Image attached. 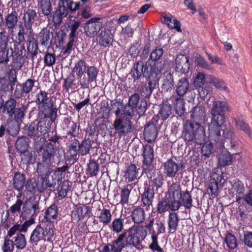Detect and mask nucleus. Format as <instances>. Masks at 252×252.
Segmentation results:
<instances>
[{
	"label": "nucleus",
	"mask_w": 252,
	"mask_h": 252,
	"mask_svg": "<svg viewBox=\"0 0 252 252\" xmlns=\"http://www.w3.org/2000/svg\"><path fill=\"white\" fill-rule=\"evenodd\" d=\"M89 212V210L88 207L85 205H76L74 206L72 212L71 218L76 221L82 220Z\"/></svg>",
	"instance_id": "35"
},
{
	"label": "nucleus",
	"mask_w": 252,
	"mask_h": 252,
	"mask_svg": "<svg viewBox=\"0 0 252 252\" xmlns=\"http://www.w3.org/2000/svg\"><path fill=\"white\" fill-rule=\"evenodd\" d=\"M185 167V164L183 162L179 163L176 162L172 158H168L162 164L163 173L168 177H174L180 169Z\"/></svg>",
	"instance_id": "16"
},
{
	"label": "nucleus",
	"mask_w": 252,
	"mask_h": 252,
	"mask_svg": "<svg viewBox=\"0 0 252 252\" xmlns=\"http://www.w3.org/2000/svg\"><path fill=\"white\" fill-rule=\"evenodd\" d=\"M182 137L187 144L194 141L197 145H202L205 140V128L200 124L191 120H186L183 125Z\"/></svg>",
	"instance_id": "4"
},
{
	"label": "nucleus",
	"mask_w": 252,
	"mask_h": 252,
	"mask_svg": "<svg viewBox=\"0 0 252 252\" xmlns=\"http://www.w3.org/2000/svg\"><path fill=\"white\" fill-rule=\"evenodd\" d=\"M25 181L24 175L19 172H16L13 177L14 188L17 190H20L26 183Z\"/></svg>",
	"instance_id": "49"
},
{
	"label": "nucleus",
	"mask_w": 252,
	"mask_h": 252,
	"mask_svg": "<svg viewBox=\"0 0 252 252\" xmlns=\"http://www.w3.org/2000/svg\"><path fill=\"white\" fill-rule=\"evenodd\" d=\"M34 102L38 106L39 112L41 116H48L52 119L57 118L58 108L55 101L45 91L40 90L35 95Z\"/></svg>",
	"instance_id": "5"
},
{
	"label": "nucleus",
	"mask_w": 252,
	"mask_h": 252,
	"mask_svg": "<svg viewBox=\"0 0 252 252\" xmlns=\"http://www.w3.org/2000/svg\"><path fill=\"white\" fill-rule=\"evenodd\" d=\"M98 71V69L94 65H88L85 72L87 73L89 80H91L92 82H96Z\"/></svg>",
	"instance_id": "61"
},
{
	"label": "nucleus",
	"mask_w": 252,
	"mask_h": 252,
	"mask_svg": "<svg viewBox=\"0 0 252 252\" xmlns=\"http://www.w3.org/2000/svg\"><path fill=\"white\" fill-rule=\"evenodd\" d=\"M143 172L146 174L149 179V186L148 187L152 188L157 192L158 190L161 189L163 185V176L160 171H157L154 170V167L149 169L148 172L143 170Z\"/></svg>",
	"instance_id": "13"
},
{
	"label": "nucleus",
	"mask_w": 252,
	"mask_h": 252,
	"mask_svg": "<svg viewBox=\"0 0 252 252\" xmlns=\"http://www.w3.org/2000/svg\"><path fill=\"white\" fill-rule=\"evenodd\" d=\"M224 242L227 247L231 250H234L238 246V243L236 237L231 233L227 232L225 234Z\"/></svg>",
	"instance_id": "51"
},
{
	"label": "nucleus",
	"mask_w": 252,
	"mask_h": 252,
	"mask_svg": "<svg viewBox=\"0 0 252 252\" xmlns=\"http://www.w3.org/2000/svg\"><path fill=\"white\" fill-rule=\"evenodd\" d=\"M38 20L36 11L32 8H27L24 10L22 17V24L19 25V34L21 33L30 36L33 33L32 26Z\"/></svg>",
	"instance_id": "10"
},
{
	"label": "nucleus",
	"mask_w": 252,
	"mask_h": 252,
	"mask_svg": "<svg viewBox=\"0 0 252 252\" xmlns=\"http://www.w3.org/2000/svg\"><path fill=\"white\" fill-rule=\"evenodd\" d=\"M35 219L31 218L28 220H26L23 225H21L17 223L12 226L8 230L7 235L9 237L14 235L17 231L19 232H26L27 231L28 228L32 224L35 223Z\"/></svg>",
	"instance_id": "31"
},
{
	"label": "nucleus",
	"mask_w": 252,
	"mask_h": 252,
	"mask_svg": "<svg viewBox=\"0 0 252 252\" xmlns=\"http://www.w3.org/2000/svg\"><path fill=\"white\" fill-rule=\"evenodd\" d=\"M139 169L140 168H137L134 164L130 163L128 165L124 175L126 181L128 183L132 182L139 178L138 172Z\"/></svg>",
	"instance_id": "33"
},
{
	"label": "nucleus",
	"mask_w": 252,
	"mask_h": 252,
	"mask_svg": "<svg viewBox=\"0 0 252 252\" xmlns=\"http://www.w3.org/2000/svg\"><path fill=\"white\" fill-rule=\"evenodd\" d=\"M147 63L145 64L142 61H136L131 69L129 75L133 79V82H135L139 80L142 77L145 78L147 82L148 85L145 87L142 94L145 97H150L153 91L156 89L157 86L158 85L159 78L158 75L157 76H152L150 73L146 74L147 68Z\"/></svg>",
	"instance_id": "3"
},
{
	"label": "nucleus",
	"mask_w": 252,
	"mask_h": 252,
	"mask_svg": "<svg viewBox=\"0 0 252 252\" xmlns=\"http://www.w3.org/2000/svg\"><path fill=\"white\" fill-rule=\"evenodd\" d=\"M69 189L68 184L64 181H61L58 188V197L60 199L65 198Z\"/></svg>",
	"instance_id": "58"
},
{
	"label": "nucleus",
	"mask_w": 252,
	"mask_h": 252,
	"mask_svg": "<svg viewBox=\"0 0 252 252\" xmlns=\"http://www.w3.org/2000/svg\"><path fill=\"white\" fill-rule=\"evenodd\" d=\"M56 119H52L48 116H41L40 113L37 114V118L36 123L39 134L44 135L50 131L51 125Z\"/></svg>",
	"instance_id": "18"
},
{
	"label": "nucleus",
	"mask_w": 252,
	"mask_h": 252,
	"mask_svg": "<svg viewBox=\"0 0 252 252\" xmlns=\"http://www.w3.org/2000/svg\"><path fill=\"white\" fill-rule=\"evenodd\" d=\"M163 53V50L160 46H158L153 50L146 62L148 66L146 68V74L150 73L153 77L158 75L160 77L161 72L164 69V63L159 60Z\"/></svg>",
	"instance_id": "7"
},
{
	"label": "nucleus",
	"mask_w": 252,
	"mask_h": 252,
	"mask_svg": "<svg viewBox=\"0 0 252 252\" xmlns=\"http://www.w3.org/2000/svg\"><path fill=\"white\" fill-rule=\"evenodd\" d=\"M25 36L26 35L21 33L19 34L18 32L16 36V40L14 41V49L10 48L9 50L11 51V54L10 56H13L14 53V56L23 55L24 53L25 52V48L24 44V42L26 40Z\"/></svg>",
	"instance_id": "25"
},
{
	"label": "nucleus",
	"mask_w": 252,
	"mask_h": 252,
	"mask_svg": "<svg viewBox=\"0 0 252 252\" xmlns=\"http://www.w3.org/2000/svg\"><path fill=\"white\" fill-rule=\"evenodd\" d=\"M211 135L210 134V131H209V143H205L202 146L201 153L203 156L207 158H209L213 153V145H215L218 149L220 150L224 148V143L220 139L221 134L220 130L219 131V135L217 136L216 138H214V140H212L211 138Z\"/></svg>",
	"instance_id": "15"
},
{
	"label": "nucleus",
	"mask_w": 252,
	"mask_h": 252,
	"mask_svg": "<svg viewBox=\"0 0 252 252\" xmlns=\"http://www.w3.org/2000/svg\"><path fill=\"white\" fill-rule=\"evenodd\" d=\"M99 20V18L93 17L85 23L84 29L88 37H94L102 28V24Z\"/></svg>",
	"instance_id": "17"
},
{
	"label": "nucleus",
	"mask_w": 252,
	"mask_h": 252,
	"mask_svg": "<svg viewBox=\"0 0 252 252\" xmlns=\"http://www.w3.org/2000/svg\"><path fill=\"white\" fill-rule=\"evenodd\" d=\"M18 21V14L15 9H12L10 12H8L4 16L5 28L12 35H13L14 30L15 29Z\"/></svg>",
	"instance_id": "23"
},
{
	"label": "nucleus",
	"mask_w": 252,
	"mask_h": 252,
	"mask_svg": "<svg viewBox=\"0 0 252 252\" xmlns=\"http://www.w3.org/2000/svg\"><path fill=\"white\" fill-rule=\"evenodd\" d=\"M87 63L86 61L83 59H79L74 63V66L71 69V73L75 74L76 77L83 76L87 68Z\"/></svg>",
	"instance_id": "39"
},
{
	"label": "nucleus",
	"mask_w": 252,
	"mask_h": 252,
	"mask_svg": "<svg viewBox=\"0 0 252 252\" xmlns=\"http://www.w3.org/2000/svg\"><path fill=\"white\" fill-rule=\"evenodd\" d=\"M146 212L142 207H135L130 214V218L134 225H139L144 222L146 220Z\"/></svg>",
	"instance_id": "32"
},
{
	"label": "nucleus",
	"mask_w": 252,
	"mask_h": 252,
	"mask_svg": "<svg viewBox=\"0 0 252 252\" xmlns=\"http://www.w3.org/2000/svg\"><path fill=\"white\" fill-rule=\"evenodd\" d=\"M80 3L72 0H59L57 7L53 15V21L55 23L60 24L63 19L66 17L70 11L71 13L79 9Z\"/></svg>",
	"instance_id": "8"
},
{
	"label": "nucleus",
	"mask_w": 252,
	"mask_h": 252,
	"mask_svg": "<svg viewBox=\"0 0 252 252\" xmlns=\"http://www.w3.org/2000/svg\"><path fill=\"white\" fill-rule=\"evenodd\" d=\"M148 233L143 226L133 225L118 235L117 238L111 244L105 245L101 252H122L126 247L141 250L144 247L142 244Z\"/></svg>",
	"instance_id": "1"
},
{
	"label": "nucleus",
	"mask_w": 252,
	"mask_h": 252,
	"mask_svg": "<svg viewBox=\"0 0 252 252\" xmlns=\"http://www.w3.org/2000/svg\"><path fill=\"white\" fill-rule=\"evenodd\" d=\"M73 77L74 76H68L64 79L63 87L66 91H68L69 89H75L78 88V85H76V83L75 82V79Z\"/></svg>",
	"instance_id": "62"
},
{
	"label": "nucleus",
	"mask_w": 252,
	"mask_h": 252,
	"mask_svg": "<svg viewBox=\"0 0 252 252\" xmlns=\"http://www.w3.org/2000/svg\"><path fill=\"white\" fill-rule=\"evenodd\" d=\"M180 219L177 213L171 212L169 213L167 218V225L169 233H175L178 228Z\"/></svg>",
	"instance_id": "36"
},
{
	"label": "nucleus",
	"mask_w": 252,
	"mask_h": 252,
	"mask_svg": "<svg viewBox=\"0 0 252 252\" xmlns=\"http://www.w3.org/2000/svg\"><path fill=\"white\" fill-rule=\"evenodd\" d=\"M23 133L36 140L40 137L39 134L36 124L35 121L28 123L25 125L23 128Z\"/></svg>",
	"instance_id": "34"
},
{
	"label": "nucleus",
	"mask_w": 252,
	"mask_h": 252,
	"mask_svg": "<svg viewBox=\"0 0 252 252\" xmlns=\"http://www.w3.org/2000/svg\"><path fill=\"white\" fill-rule=\"evenodd\" d=\"M16 106V101L15 98L10 97L5 101L1 109L3 114H7L9 117H13Z\"/></svg>",
	"instance_id": "40"
},
{
	"label": "nucleus",
	"mask_w": 252,
	"mask_h": 252,
	"mask_svg": "<svg viewBox=\"0 0 252 252\" xmlns=\"http://www.w3.org/2000/svg\"><path fill=\"white\" fill-rule=\"evenodd\" d=\"M155 192L156 191L152 188L145 187L143 192L141 194V201L146 210H148L153 205Z\"/></svg>",
	"instance_id": "28"
},
{
	"label": "nucleus",
	"mask_w": 252,
	"mask_h": 252,
	"mask_svg": "<svg viewBox=\"0 0 252 252\" xmlns=\"http://www.w3.org/2000/svg\"><path fill=\"white\" fill-rule=\"evenodd\" d=\"M158 120L153 118L152 121L147 123L144 126L143 135L145 140L148 143L154 142L158 135V130L156 124Z\"/></svg>",
	"instance_id": "19"
},
{
	"label": "nucleus",
	"mask_w": 252,
	"mask_h": 252,
	"mask_svg": "<svg viewBox=\"0 0 252 252\" xmlns=\"http://www.w3.org/2000/svg\"><path fill=\"white\" fill-rule=\"evenodd\" d=\"M54 235V226L52 224L47 225L45 228L38 224L32 230L29 242L37 245L41 240L51 241Z\"/></svg>",
	"instance_id": "11"
},
{
	"label": "nucleus",
	"mask_w": 252,
	"mask_h": 252,
	"mask_svg": "<svg viewBox=\"0 0 252 252\" xmlns=\"http://www.w3.org/2000/svg\"><path fill=\"white\" fill-rule=\"evenodd\" d=\"M55 181L53 180L51 182L49 180V178L38 177L37 179V191L42 192L48 188L54 187L56 184Z\"/></svg>",
	"instance_id": "43"
},
{
	"label": "nucleus",
	"mask_w": 252,
	"mask_h": 252,
	"mask_svg": "<svg viewBox=\"0 0 252 252\" xmlns=\"http://www.w3.org/2000/svg\"><path fill=\"white\" fill-rule=\"evenodd\" d=\"M58 217L57 206L53 203L49 207L45 212L44 219L46 221L51 222L53 220H56Z\"/></svg>",
	"instance_id": "44"
},
{
	"label": "nucleus",
	"mask_w": 252,
	"mask_h": 252,
	"mask_svg": "<svg viewBox=\"0 0 252 252\" xmlns=\"http://www.w3.org/2000/svg\"><path fill=\"white\" fill-rule=\"evenodd\" d=\"M142 151V169L148 172L150 168L154 167L153 164L155 159L154 147L149 144L143 145Z\"/></svg>",
	"instance_id": "14"
},
{
	"label": "nucleus",
	"mask_w": 252,
	"mask_h": 252,
	"mask_svg": "<svg viewBox=\"0 0 252 252\" xmlns=\"http://www.w3.org/2000/svg\"><path fill=\"white\" fill-rule=\"evenodd\" d=\"M180 207L165 195L164 197L158 200L156 209L158 213L164 214L168 211H177Z\"/></svg>",
	"instance_id": "20"
},
{
	"label": "nucleus",
	"mask_w": 252,
	"mask_h": 252,
	"mask_svg": "<svg viewBox=\"0 0 252 252\" xmlns=\"http://www.w3.org/2000/svg\"><path fill=\"white\" fill-rule=\"evenodd\" d=\"M40 149L43 150L41 156V162L45 163L48 165H52V159L55 155V149L54 145L50 142H47L44 147H41Z\"/></svg>",
	"instance_id": "26"
},
{
	"label": "nucleus",
	"mask_w": 252,
	"mask_h": 252,
	"mask_svg": "<svg viewBox=\"0 0 252 252\" xmlns=\"http://www.w3.org/2000/svg\"><path fill=\"white\" fill-rule=\"evenodd\" d=\"M19 131V126L18 123L15 120L7 121V127L6 132L12 136H16Z\"/></svg>",
	"instance_id": "55"
},
{
	"label": "nucleus",
	"mask_w": 252,
	"mask_h": 252,
	"mask_svg": "<svg viewBox=\"0 0 252 252\" xmlns=\"http://www.w3.org/2000/svg\"><path fill=\"white\" fill-rule=\"evenodd\" d=\"M234 121L236 128L243 131L249 138L252 139V129L249 124L240 118H234Z\"/></svg>",
	"instance_id": "38"
},
{
	"label": "nucleus",
	"mask_w": 252,
	"mask_h": 252,
	"mask_svg": "<svg viewBox=\"0 0 252 252\" xmlns=\"http://www.w3.org/2000/svg\"><path fill=\"white\" fill-rule=\"evenodd\" d=\"M232 190L235 191L236 194H244L245 188L244 184L239 179H234L229 181Z\"/></svg>",
	"instance_id": "50"
},
{
	"label": "nucleus",
	"mask_w": 252,
	"mask_h": 252,
	"mask_svg": "<svg viewBox=\"0 0 252 252\" xmlns=\"http://www.w3.org/2000/svg\"><path fill=\"white\" fill-rule=\"evenodd\" d=\"M193 122H204L206 119L205 107L202 104H198L193 107L190 115Z\"/></svg>",
	"instance_id": "29"
},
{
	"label": "nucleus",
	"mask_w": 252,
	"mask_h": 252,
	"mask_svg": "<svg viewBox=\"0 0 252 252\" xmlns=\"http://www.w3.org/2000/svg\"><path fill=\"white\" fill-rule=\"evenodd\" d=\"M132 124L130 120L124 119L121 118H116L112 125L115 131L113 135L111 136L115 137L117 134L118 137L120 138L125 137L132 131Z\"/></svg>",
	"instance_id": "12"
},
{
	"label": "nucleus",
	"mask_w": 252,
	"mask_h": 252,
	"mask_svg": "<svg viewBox=\"0 0 252 252\" xmlns=\"http://www.w3.org/2000/svg\"><path fill=\"white\" fill-rule=\"evenodd\" d=\"M232 156L228 152L221 154L219 157V163L223 166L230 165L232 163Z\"/></svg>",
	"instance_id": "64"
},
{
	"label": "nucleus",
	"mask_w": 252,
	"mask_h": 252,
	"mask_svg": "<svg viewBox=\"0 0 252 252\" xmlns=\"http://www.w3.org/2000/svg\"><path fill=\"white\" fill-rule=\"evenodd\" d=\"M112 214L109 209L103 208L100 212L98 216L99 220L104 225H107L110 223L112 220Z\"/></svg>",
	"instance_id": "54"
},
{
	"label": "nucleus",
	"mask_w": 252,
	"mask_h": 252,
	"mask_svg": "<svg viewBox=\"0 0 252 252\" xmlns=\"http://www.w3.org/2000/svg\"><path fill=\"white\" fill-rule=\"evenodd\" d=\"M93 143V140L89 137L86 138V136L80 142L77 139L74 138L70 140L68 152L73 158H76L77 155L86 156L89 154Z\"/></svg>",
	"instance_id": "9"
},
{
	"label": "nucleus",
	"mask_w": 252,
	"mask_h": 252,
	"mask_svg": "<svg viewBox=\"0 0 252 252\" xmlns=\"http://www.w3.org/2000/svg\"><path fill=\"white\" fill-rule=\"evenodd\" d=\"M99 169L98 163L94 159H90L86 169L87 173L90 176H96L98 174Z\"/></svg>",
	"instance_id": "52"
},
{
	"label": "nucleus",
	"mask_w": 252,
	"mask_h": 252,
	"mask_svg": "<svg viewBox=\"0 0 252 252\" xmlns=\"http://www.w3.org/2000/svg\"><path fill=\"white\" fill-rule=\"evenodd\" d=\"M179 199L181 201V205H183L186 209H190L193 206L192 197L188 190L183 191Z\"/></svg>",
	"instance_id": "48"
},
{
	"label": "nucleus",
	"mask_w": 252,
	"mask_h": 252,
	"mask_svg": "<svg viewBox=\"0 0 252 252\" xmlns=\"http://www.w3.org/2000/svg\"><path fill=\"white\" fill-rule=\"evenodd\" d=\"M222 126H221V130H222V135L223 138L225 139L224 140H222V139L220 138V140H221L224 143H230V147L231 149H234L235 147V142L233 141L234 136V131L231 129L230 128H225V129H222Z\"/></svg>",
	"instance_id": "45"
},
{
	"label": "nucleus",
	"mask_w": 252,
	"mask_h": 252,
	"mask_svg": "<svg viewBox=\"0 0 252 252\" xmlns=\"http://www.w3.org/2000/svg\"><path fill=\"white\" fill-rule=\"evenodd\" d=\"M13 242L14 245H15L17 249L20 250L23 249L27 244L25 235L21 233H18L15 237L14 242Z\"/></svg>",
	"instance_id": "60"
},
{
	"label": "nucleus",
	"mask_w": 252,
	"mask_h": 252,
	"mask_svg": "<svg viewBox=\"0 0 252 252\" xmlns=\"http://www.w3.org/2000/svg\"><path fill=\"white\" fill-rule=\"evenodd\" d=\"M45 163L38 162L37 164V173L39 177L49 178L51 174V166Z\"/></svg>",
	"instance_id": "46"
},
{
	"label": "nucleus",
	"mask_w": 252,
	"mask_h": 252,
	"mask_svg": "<svg viewBox=\"0 0 252 252\" xmlns=\"http://www.w3.org/2000/svg\"><path fill=\"white\" fill-rule=\"evenodd\" d=\"M24 55L13 56V61L11 63L12 68L18 70H20L25 63Z\"/></svg>",
	"instance_id": "63"
},
{
	"label": "nucleus",
	"mask_w": 252,
	"mask_h": 252,
	"mask_svg": "<svg viewBox=\"0 0 252 252\" xmlns=\"http://www.w3.org/2000/svg\"><path fill=\"white\" fill-rule=\"evenodd\" d=\"M173 113V108L172 105L167 101H163L159 105L158 113L155 117L158 120L160 119L165 121L172 115Z\"/></svg>",
	"instance_id": "27"
},
{
	"label": "nucleus",
	"mask_w": 252,
	"mask_h": 252,
	"mask_svg": "<svg viewBox=\"0 0 252 252\" xmlns=\"http://www.w3.org/2000/svg\"><path fill=\"white\" fill-rule=\"evenodd\" d=\"M174 84L173 75L170 72L167 73L163 79V83L161 87L162 92H170L173 89Z\"/></svg>",
	"instance_id": "42"
},
{
	"label": "nucleus",
	"mask_w": 252,
	"mask_h": 252,
	"mask_svg": "<svg viewBox=\"0 0 252 252\" xmlns=\"http://www.w3.org/2000/svg\"><path fill=\"white\" fill-rule=\"evenodd\" d=\"M39 210V204L38 201L29 203L26 201L23 205L20 217L22 218L23 220H26L28 218H34V214Z\"/></svg>",
	"instance_id": "22"
},
{
	"label": "nucleus",
	"mask_w": 252,
	"mask_h": 252,
	"mask_svg": "<svg viewBox=\"0 0 252 252\" xmlns=\"http://www.w3.org/2000/svg\"><path fill=\"white\" fill-rule=\"evenodd\" d=\"M51 0H40V8L45 16H50L52 11Z\"/></svg>",
	"instance_id": "53"
},
{
	"label": "nucleus",
	"mask_w": 252,
	"mask_h": 252,
	"mask_svg": "<svg viewBox=\"0 0 252 252\" xmlns=\"http://www.w3.org/2000/svg\"><path fill=\"white\" fill-rule=\"evenodd\" d=\"M124 219L121 218H115L112 223L109 225L110 230L117 234L123 232L124 227Z\"/></svg>",
	"instance_id": "47"
},
{
	"label": "nucleus",
	"mask_w": 252,
	"mask_h": 252,
	"mask_svg": "<svg viewBox=\"0 0 252 252\" xmlns=\"http://www.w3.org/2000/svg\"><path fill=\"white\" fill-rule=\"evenodd\" d=\"M175 69L181 75L186 74L189 72V60L188 57L184 54L178 55L175 61Z\"/></svg>",
	"instance_id": "21"
},
{
	"label": "nucleus",
	"mask_w": 252,
	"mask_h": 252,
	"mask_svg": "<svg viewBox=\"0 0 252 252\" xmlns=\"http://www.w3.org/2000/svg\"><path fill=\"white\" fill-rule=\"evenodd\" d=\"M113 37L111 31L108 28H104L101 31L97 38L100 46L106 47L112 43Z\"/></svg>",
	"instance_id": "30"
},
{
	"label": "nucleus",
	"mask_w": 252,
	"mask_h": 252,
	"mask_svg": "<svg viewBox=\"0 0 252 252\" xmlns=\"http://www.w3.org/2000/svg\"><path fill=\"white\" fill-rule=\"evenodd\" d=\"M65 122L66 124H70L69 130L67 132V134L70 135L71 137H75L79 134V126H77L76 123L73 121L71 122L70 119L67 118Z\"/></svg>",
	"instance_id": "56"
},
{
	"label": "nucleus",
	"mask_w": 252,
	"mask_h": 252,
	"mask_svg": "<svg viewBox=\"0 0 252 252\" xmlns=\"http://www.w3.org/2000/svg\"><path fill=\"white\" fill-rule=\"evenodd\" d=\"M30 140L26 136L19 137L15 143L16 149L20 154H24L28 151Z\"/></svg>",
	"instance_id": "41"
},
{
	"label": "nucleus",
	"mask_w": 252,
	"mask_h": 252,
	"mask_svg": "<svg viewBox=\"0 0 252 252\" xmlns=\"http://www.w3.org/2000/svg\"><path fill=\"white\" fill-rule=\"evenodd\" d=\"M208 193L213 198L218 196L219 193L218 183L215 179H213L209 185L207 189Z\"/></svg>",
	"instance_id": "59"
},
{
	"label": "nucleus",
	"mask_w": 252,
	"mask_h": 252,
	"mask_svg": "<svg viewBox=\"0 0 252 252\" xmlns=\"http://www.w3.org/2000/svg\"><path fill=\"white\" fill-rule=\"evenodd\" d=\"M210 83L220 91L227 92L229 91V89L227 87L226 84L222 79L216 77H212L210 79Z\"/></svg>",
	"instance_id": "57"
},
{
	"label": "nucleus",
	"mask_w": 252,
	"mask_h": 252,
	"mask_svg": "<svg viewBox=\"0 0 252 252\" xmlns=\"http://www.w3.org/2000/svg\"><path fill=\"white\" fill-rule=\"evenodd\" d=\"M177 95H173L170 97L172 104L174 106L176 113L181 116L185 112V101L182 97L189 91V79L183 77L180 79L176 85Z\"/></svg>",
	"instance_id": "6"
},
{
	"label": "nucleus",
	"mask_w": 252,
	"mask_h": 252,
	"mask_svg": "<svg viewBox=\"0 0 252 252\" xmlns=\"http://www.w3.org/2000/svg\"><path fill=\"white\" fill-rule=\"evenodd\" d=\"M181 187L179 183H173L168 188L166 196L179 206H181V202L179 197L182 194Z\"/></svg>",
	"instance_id": "24"
},
{
	"label": "nucleus",
	"mask_w": 252,
	"mask_h": 252,
	"mask_svg": "<svg viewBox=\"0 0 252 252\" xmlns=\"http://www.w3.org/2000/svg\"><path fill=\"white\" fill-rule=\"evenodd\" d=\"M231 109L225 101H215L214 102L211 114L212 116L211 122L208 125V131H210L211 138L214 140L219 135L220 130L225 122L224 112H229Z\"/></svg>",
	"instance_id": "2"
},
{
	"label": "nucleus",
	"mask_w": 252,
	"mask_h": 252,
	"mask_svg": "<svg viewBox=\"0 0 252 252\" xmlns=\"http://www.w3.org/2000/svg\"><path fill=\"white\" fill-rule=\"evenodd\" d=\"M53 35L47 29H42L37 35V41L43 46H49L51 45Z\"/></svg>",
	"instance_id": "37"
}]
</instances>
